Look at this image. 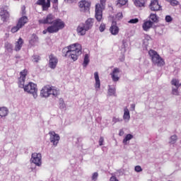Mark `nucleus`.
<instances>
[{
    "label": "nucleus",
    "mask_w": 181,
    "mask_h": 181,
    "mask_svg": "<svg viewBox=\"0 0 181 181\" xmlns=\"http://www.w3.org/2000/svg\"><path fill=\"white\" fill-rule=\"evenodd\" d=\"M81 45L78 43L71 44L62 49V56L71 59L73 62L78 60L79 56L83 53Z\"/></svg>",
    "instance_id": "f257e3e1"
},
{
    "label": "nucleus",
    "mask_w": 181,
    "mask_h": 181,
    "mask_svg": "<svg viewBox=\"0 0 181 181\" xmlns=\"http://www.w3.org/2000/svg\"><path fill=\"white\" fill-rule=\"evenodd\" d=\"M94 18H89L86 21L85 23H81L77 28L78 35L80 36H84L86 32L90 30L94 26Z\"/></svg>",
    "instance_id": "f03ea898"
},
{
    "label": "nucleus",
    "mask_w": 181,
    "mask_h": 181,
    "mask_svg": "<svg viewBox=\"0 0 181 181\" xmlns=\"http://www.w3.org/2000/svg\"><path fill=\"white\" fill-rule=\"evenodd\" d=\"M66 24H64V21L62 20H57L54 25H51L47 28V29L42 31L43 35H46V33H57L59 30H62L64 29Z\"/></svg>",
    "instance_id": "7ed1b4c3"
},
{
    "label": "nucleus",
    "mask_w": 181,
    "mask_h": 181,
    "mask_svg": "<svg viewBox=\"0 0 181 181\" xmlns=\"http://www.w3.org/2000/svg\"><path fill=\"white\" fill-rule=\"evenodd\" d=\"M148 54L149 57H151V60L152 63L155 66H157L158 67H162L165 64V59L158 54V52L153 50V49H150L148 51Z\"/></svg>",
    "instance_id": "20e7f679"
},
{
    "label": "nucleus",
    "mask_w": 181,
    "mask_h": 181,
    "mask_svg": "<svg viewBox=\"0 0 181 181\" xmlns=\"http://www.w3.org/2000/svg\"><path fill=\"white\" fill-rule=\"evenodd\" d=\"M105 2H107V0H100V4L95 5V17L98 22L103 21V9H104L105 6Z\"/></svg>",
    "instance_id": "39448f33"
},
{
    "label": "nucleus",
    "mask_w": 181,
    "mask_h": 181,
    "mask_svg": "<svg viewBox=\"0 0 181 181\" xmlns=\"http://www.w3.org/2000/svg\"><path fill=\"white\" fill-rule=\"evenodd\" d=\"M29 19L26 16H23L20 18L16 25L13 26L11 29V33H16L18 30H21L25 25L28 22Z\"/></svg>",
    "instance_id": "423d86ee"
},
{
    "label": "nucleus",
    "mask_w": 181,
    "mask_h": 181,
    "mask_svg": "<svg viewBox=\"0 0 181 181\" xmlns=\"http://www.w3.org/2000/svg\"><path fill=\"white\" fill-rule=\"evenodd\" d=\"M56 21H62L60 18H57L52 13L47 14L42 19L38 21L39 25H54Z\"/></svg>",
    "instance_id": "0eeeda50"
},
{
    "label": "nucleus",
    "mask_w": 181,
    "mask_h": 181,
    "mask_svg": "<svg viewBox=\"0 0 181 181\" xmlns=\"http://www.w3.org/2000/svg\"><path fill=\"white\" fill-rule=\"evenodd\" d=\"M24 91L32 94L34 98H37V85L30 82L28 84L25 85L24 87Z\"/></svg>",
    "instance_id": "6e6552de"
},
{
    "label": "nucleus",
    "mask_w": 181,
    "mask_h": 181,
    "mask_svg": "<svg viewBox=\"0 0 181 181\" xmlns=\"http://www.w3.org/2000/svg\"><path fill=\"white\" fill-rule=\"evenodd\" d=\"M78 6L81 12H90V8H91V2L86 0H81L78 2Z\"/></svg>",
    "instance_id": "1a4fd4ad"
},
{
    "label": "nucleus",
    "mask_w": 181,
    "mask_h": 181,
    "mask_svg": "<svg viewBox=\"0 0 181 181\" xmlns=\"http://www.w3.org/2000/svg\"><path fill=\"white\" fill-rule=\"evenodd\" d=\"M26 76H28V70L24 69L20 73V78H18V86L20 88L25 87V80H26Z\"/></svg>",
    "instance_id": "9d476101"
},
{
    "label": "nucleus",
    "mask_w": 181,
    "mask_h": 181,
    "mask_svg": "<svg viewBox=\"0 0 181 181\" xmlns=\"http://www.w3.org/2000/svg\"><path fill=\"white\" fill-rule=\"evenodd\" d=\"M49 135L50 142L53 144L54 146H57V144L60 141V136L54 132H49Z\"/></svg>",
    "instance_id": "9b49d317"
},
{
    "label": "nucleus",
    "mask_w": 181,
    "mask_h": 181,
    "mask_svg": "<svg viewBox=\"0 0 181 181\" xmlns=\"http://www.w3.org/2000/svg\"><path fill=\"white\" fill-rule=\"evenodd\" d=\"M31 161L36 165V166H40V165H42V154L37 153H33Z\"/></svg>",
    "instance_id": "f8f14e48"
},
{
    "label": "nucleus",
    "mask_w": 181,
    "mask_h": 181,
    "mask_svg": "<svg viewBox=\"0 0 181 181\" xmlns=\"http://www.w3.org/2000/svg\"><path fill=\"white\" fill-rule=\"evenodd\" d=\"M49 67L50 69H54L57 66V64L59 63V59L54 54H51L49 56Z\"/></svg>",
    "instance_id": "ddd939ff"
},
{
    "label": "nucleus",
    "mask_w": 181,
    "mask_h": 181,
    "mask_svg": "<svg viewBox=\"0 0 181 181\" xmlns=\"http://www.w3.org/2000/svg\"><path fill=\"white\" fill-rule=\"evenodd\" d=\"M40 95L41 97H44L45 98L50 97V95H52L51 86L49 85L44 86L40 91Z\"/></svg>",
    "instance_id": "4468645a"
},
{
    "label": "nucleus",
    "mask_w": 181,
    "mask_h": 181,
    "mask_svg": "<svg viewBox=\"0 0 181 181\" xmlns=\"http://www.w3.org/2000/svg\"><path fill=\"white\" fill-rule=\"evenodd\" d=\"M109 31L113 36H117V35L119 33V27H118V24L117 23L116 21L112 22Z\"/></svg>",
    "instance_id": "2eb2a0df"
},
{
    "label": "nucleus",
    "mask_w": 181,
    "mask_h": 181,
    "mask_svg": "<svg viewBox=\"0 0 181 181\" xmlns=\"http://www.w3.org/2000/svg\"><path fill=\"white\" fill-rule=\"evenodd\" d=\"M37 5H40L42 7V11H47L50 6V0H37Z\"/></svg>",
    "instance_id": "dca6fc26"
},
{
    "label": "nucleus",
    "mask_w": 181,
    "mask_h": 181,
    "mask_svg": "<svg viewBox=\"0 0 181 181\" xmlns=\"http://www.w3.org/2000/svg\"><path fill=\"white\" fill-rule=\"evenodd\" d=\"M119 72L120 71L118 68H115L112 73H110L112 81L117 82L119 81V76H118Z\"/></svg>",
    "instance_id": "f3484780"
},
{
    "label": "nucleus",
    "mask_w": 181,
    "mask_h": 181,
    "mask_svg": "<svg viewBox=\"0 0 181 181\" xmlns=\"http://www.w3.org/2000/svg\"><path fill=\"white\" fill-rule=\"evenodd\" d=\"M151 11H157L160 10V5L158 2V0H153L149 6Z\"/></svg>",
    "instance_id": "a211bd4d"
},
{
    "label": "nucleus",
    "mask_w": 181,
    "mask_h": 181,
    "mask_svg": "<svg viewBox=\"0 0 181 181\" xmlns=\"http://www.w3.org/2000/svg\"><path fill=\"white\" fill-rule=\"evenodd\" d=\"M0 16L1 18V21H3V22H6V21H8V19H9V12H8V11L6 10H1L0 11Z\"/></svg>",
    "instance_id": "6ab92c4d"
},
{
    "label": "nucleus",
    "mask_w": 181,
    "mask_h": 181,
    "mask_svg": "<svg viewBox=\"0 0 181 181\" xmlns=\"http://www.w3.org/2000/svg\"><path fill=\"white\" fill-rule=\"evenodd\" d=\"M152 26H153V22L151 21H146L143 23L142 28L144 30L148 32V30H149Z\"/></svg>",
    "instance_id": "aec40b11"
},
{
    "label": "nucleus",
    "mask_w": 181,
    "mask_h": 181,
    "mask_svg": "<svg viewBox=\"0 0 181 181\" xmlns=\"http://www.w3.org/2000/svg\"><path fill=\"white\" fill-rule=\"evenodd\" d=\"M22 46H23V39L22 37H19L17 42L15 44V50L16 52H19L21 49H22Z\"/></svg>",
    "instance_id": "412c9836"
},
{
    "label": "nucleus",
    "mask_w": 181,
    "mask_h": 181,
    "mask_svg": "<svg viewBox=\"0 0 181 181\" xmlns=\"http://www.w3.org/2000/svg\"><path fill=\"white\" fill-rule=\"evenodd\" d=\"M9 112V110L7 107H0V119L2 118H5L8 115Z\"/></svg>",
    "instance_id": "4be33fe9"
},
{
    "label": "nucleus",
    "mask_w": 181,
    "mask_h": 181,
    "mask_svg": "<svg viewBox=\"0 0 181 181\" xmlns=\"http://www.w3.org/2000/svg\"><path fill=\"white\" fill-rule=\"evenodd\" d=\"M51 95L54 97L60 95V90L56 86H51Z\"/></svg>",
    "instance_id": "5701e85b"
},
{
    "label": "nucleus",
    "mask_w": 181,
    "mask_h": 181,
    "mask_svg": "<svg viewBox=\"0 0 181 181\" xmlns=\"http://www.w3.org/2000/svg\"><path fill=\"white\" fill-rule=\"evenodd\" d=\"M94 76H95V88H100V76H98V72H95L94 73Z\"/></svg>",
    "instance_id": "b1692460"
},
{
    "label": "nucleus",
    "mask_w": 181,
    "mask_h": 181,
    "mask_svg": "<svg viewBox=\"0 0 181 181\" xmlns=\"http://www.w3.org/2000/svg\"><path fill=\"white\" fill-rule=\"evenodd\" d=\"M146 0H134V5L139 6V8H142L145 6V2Z\"/></svg>",
    "instance_id": "393cba45"
},
{
    "label": "nucleus",
    "mask_w": 181,
    "mask_h": 181,
    "mask_svg": "<svg viewBox=\"0 0 181 181\" xmlns=\"http://www.w3.org/2000/svg\"><path fill=\"white\" fill-rule=\"evenodd\" d=\"M37 40H39V37H37V35L36 34H33L32 38L30 40L29 43L32 46L35 45V43L37 42Z\"/></svg>",
    "instance_id": "a878e982"
},
{
    "label": "nucleus",
    "mask_w": 181,
    "mask_h": 181,
    "mask_svg": "<svg viewBox=\"0 0 181 181\" xmlns=\"http://www.w3.org/2000/svg\"><path fill=\"white\" fill-rule=\"evenodd\" d=\"M130 118L131 115H129V110H128V108L126 107L124 110L123 119L129 120Z\"/></svg>",
    "instance_id": "bb28decb"
},
{
    "label": "nucleus",
    "mask_w": 181,
    "mask_h": 181,
    "mask_svg": "<svg viewBox=\"0 0 181 181\" xmlns=\"http://www.w3.org/2000/svg\"><path fill=\"white\" fill-rule=\"evenodd\" d=\"M88 63H90V55H88V54H86L84 56L83 63V67L88 66Z\"/></svg>",
    "instance_id": "cd10ccee"
},
{
    "label": "nucleus",
    "mask_w": 181,
    "mask_h": 181,
    "mask_svg": "<svg viewBox=\"0 0 181 181\" xmlns=\"http://www.w3.org/2000/svg\"><path fill=\"white\" fill-rule=\"evenodd\" d=\"M132 138H134V136L132 134H127L125 138L123 139L124 145H127V142H128V141H131V139H132Z\"/></svg>",
    "instance_id": "c85d7f7f"
},
{
    "label": "nucleus",
    "mask_w": 181,
    "mask_h": 181,
    "mask_svg": "<svg viewBox=\"0 0 181 181\" xmlns=\"http://www.w3.org/2000/svg\"><path fill=\"white\" fill-rule=\"evenodd\" d=\"M4 47L6 50H8L10 53H12L13 49V46L12 44L9 43V42H6L4 45Z\"/></svg>",
    "instance_id": "c756f323"
},
{
    "label": "nucleus",
    "mask_w": 181,
    "mask_h": 181,
    "mask_svg": "<svg viewBox=\"0 0 181 181\" xmlns=\"http://www.w3.org/2000/svg\"><path fill=\"white\" fill-rule=\"evenodd\" d=\"M149 18L153 23H156V22H158V16H156V14L151 13Z\"/></svg>",
    "instance_id": "7c9ffc66"
},
{
    "label": "nucleus",
    "mask_w": 181,
    "mask_h": 181,
    "mask_svg": "<svg viewBox=\"0 0 181 181\" xmlns=\"http://www.w3.org/2000/svg\"><path fill=\"white\" fill-rule=\"evenodd\" d=\"M167 2H169L172 6H177L179 5V1L177 0H165Z\"/></svg>",
    "instance_id": "2f4dec72"
},
{
    "label": "nucleus",
    "mask_w": 181,
    "mask_h": 181,
    "mask_svg": "<svg viewBox=\"0 0 181 181\" xmlns=\"http://www.w3.org/2000/svg\"><path fill=\"white\" fill-rule=\"evenodd\" d=\"M171 84L172 86H175L176 88H179V87H180V85L179 84V80L175 78L172 80Z\"/></svg>",
    "instance_id": "473e14b6"
},
{
    "label": "nucleus",
    "mask_w": 181,
    "mask_h": 181,
    "mask_svg": "<svg viewBox=\"0 0 181 181\" xmlns=\"http://www.w3.org/2000/svg\"><path fill=\"white\" fill-rule=\"evenodd\" d=\"M39 60H40V57L39 55L33 56V62H34V63H38Z\"/></svg>",
    "instance_id": "72a5a7b5"
},
{
    "label": "nucleus",
    "mask_w": 181,
    "mask_h": 181,
    "mask_svg": "<svg viewBox=\"0 0 181 181\" xmlns=\"http://www.w3.org/2000/svg\"><path fill=\"white\" fill-rule=\"evenodd\" d=\"M128 3V0H118L119 5H121V6H124V5H127Z\"/></svg>",
    "instance_id": "f704fd0d"
},
{
    "label": "nucleus",
    "mask_w": 181,
    "mask_h": 181,
    "mask_svg": "<svg viewBox=\"0 0 181 181\" xmlns=\"http://www.w3.org/2000/svg\"><path fill=\"white\" fill-rule=\"evenodd\" d=\"M105 24L104 23H102L99 27L100 32H104V30H105Z\"/></svg>",
    "instance_id": "c9c22d12"
},
{
    "label": "nucleus",
    "mask_w": 181,
    "mask_h": 181,
    "mask_svg": "<svg viewBox=\"0 0 181 181\" xmlns=\"http://www.w3.org/2000/svg\"><path fill=\"white\" fill-rule=\"evenodd\" d=\"M139 22V19L132 18L129 21V23H138Z\"/></svg>",
    "instance_id": "e433bc0d"
},
{
    "label": "nucleus",
    "mask_w": 181,
    "mask_h": 181,
    "mask_svg": "<svg viewBox=\"0 0 181 181\" xmlns=\"http://www.w3.org/2000/svg\"><path fill=\"white\" fill-rule=\"evenodd\" d=\"M104 145V137L100 136L99 139V146H103Z\"/></svg>",
    "instance_id": "4c0bfd02"
},
{
    "label": "nucleus",
    "mask_w": 181,
    "mask_h": 181,
    "mask_svg": "<svg viewBox=\"0 0 181 181\" xmlns=\"http://www.w3.org/2000/svg\"><path fill=\"white\" fill-rule=\"evenodd\" d=\"M98 177V173H94L92 175V180H97V178Z\"/></svg>",
    "instance_id": "58836bf2"
},
{
    "label": "nucleus",
    "mask_w": 181,
    "mask_h": 181,
    "mask_svg": "<svg viewBox=\"0 0 181 181\" xmlns=\"http://www.w3.org/2000/svg\"><path fill=\"white\" fill-rule=\"evenodd\" d=\"M121 121H122V119H119V118H117V117L112 118V122H114L115 124H117V122H121Z\"/></svg>",
    "instance_id": "ea45409f"
},
{
    "label": "nucleus",
    "mask_w": 181,
    "mask_h": 181,
    "mask_svg": "<svg viewBox=\"0 0 181 181\" xmlns=\"http://www.w3.org/2000/svg\"><path fill=\"white\" fill-rule=\"evenodd\" d=\"M170 139H171L170 142L173 144L177 139V136L173 135L170 137Z\"/></svg>",
    "instance_id": "a19ab883"
},
{
    "label": "nucleus",
    "mask_w": 181,
    "mask_h": 181,
    "mask_svg": "<svg viewBox=\"0 0 181 181\" xmlns=\"http://www.w3.org/2000/svg\"><path fill=\"white\" fill-rule=\"evenodd\" d=\"M134 170L136 172H142V168H141L139 165H136L134 168Z\"/></svg>",
    "instance_id": "79ce46f5"
},
{
    "label": "nucleus",
    "mask_w": 181,
    "mask_h": 181,
    "mask_svg": "<svg viewBox=\"0 0 181 181\" xmlns=\"http://www.w3.org/2000/svg\"><path fill=\"white\" fill-rule=\"evenodd\" d=\"M177 88L173 89V95H179V91L177 90Z\"/></svg>",
    "instance_id": "37998d69"
},
{
    "label": "nucleus",
    "mask_w": 181,
    "mask_h": 181,
    "mask_svg": "<svg viewBox=\"0 0 181 181\" xmlns=\"http://www.w3.org/2000/svg\"><path fill=\"white\" fill-rule=\"evenodd\" d=\"M165 21L166 22H172V17L170 16H165Z\"/></svg>",
    "instance_id": "c03bdc74"
},
{
    "label": "nucleus",
    "mask_w": 181,
    "mask_h": 181,
    "mask_svg": "<svg viewBox=\"0 0 181 181\" xmlns=\"http://www.w3.org/2000/svg\"><path fill=\"white\" fill-rule=\"evenodd\" d=\"M21 15H26V7L23 6L22 7V12H21Z\"/></svg>",
    "instance_id": "a18cd8bd"
},
{
    "label": "nucleus",
    "mask_w": 181,
    "mask_h": 181,
    "mask_svg": "<svg viewBox=\"0 0 181 181\" xmlns=\"http://www.w3.org/2000/svg\"><path fill=\"white\" fill-rule=\"evenodd\" d=\"M109 94L110 95H114V94H115V90L112 88L109 89Z\"/></svg>",
    "instance_id": "49530a36"
},
{
    "label": "nucleus",
    "mask_w": 181,
    "mask_h": 181,
    "mask_svg": "<svg viewBox=\"0 0 181 181\" xmlns=\"http://www.w3.org/2000/svg\"><path fill=\"white\" fill-rule=\"evenodd\" d=\"M110 181H119V180L117 178V177L113 175L110 177Z\"/></svg>",
    "instance_id": "de8ad7c7"
},
{
    "label": "nucleus",
    "mask_w": 181,
    "mask_h": 181,
    "mask_svg": "<svg viewBox=\"0 0 181 181\" xmlns=\"http://www.w3.org/2000/svg\"><path fill=\"white\" fill-rule=\"evenodd\" d=\"M131 109L132 110V111H135V104L131 105Z\"/></svg>",
    "instance_id": "09e8293b"
},
{
    "label": "nucleus",
    "mask_w": 181,
    "mask_h": 181,
    "mask_svg": "<svg viewBox=\"0 0 181 181\" xmlns=\"http://www.w3.org/2000/svg\"><path fill=\"white\" fill-rule=\"evenodd\" d=\"M119 136H122V135H124V131L120 130L119 132Z\"/></svg>",
    "instance_id": "8fccbe9b"
},
{
    "label": "nucleus",
    "mask_w": 181,
    "mask_h": 181,
    "mask_svg": "<svg viewBox=\"0 0 181 181\" xmlns=\"http://www.w3.org/2000/svg\"><path fill=\"white\" fill-rule=\"evenodd\" d=\"M52 4H57L59 2V0H52Z\"/></svg>",
    "instance_id": "3c124183"
},
{
    "label": "nucleus",
    "mask_w": 181,
    "mask_h": 181,
    "mask_svg": "<svg viewBox=\"0 0 181 181\" xmlns=\"http://www.w3.org/2000/svg\"><path fill=\"white\" fill-rule=\"evenodd\" d=\"M117 16H119V18H122V13H117Z\"/></svg>",
    "instance_id": "603ef678"
},
{
    "label": "nucleus",
    "mask_w": 181,
    "mask_h": 181,
    "mask_svg": "<svg viewBox=\"0 0 181 181\" xmlns=\"http://www.w3.org/2000/svg\"><path fill=\"white\" fill-rule=\"evenodd\" d=\"M65 2H69V1H74V0H64Z\"/></svg>",
    "instance_id": "864d4df0"
},
{
    "label": "nucleus",
    "mask_w": 181,
    "mask_h": 181,
    "mask_svg": "<svg viewBox=\"0 0 181 181\" xmlns=\"http://www.w3.org/2000/svg\"><path fill=\"white\" fill-rule=\"evenodd\" d=\"M124 43H125V41H123V45H124Z\"/></svg>",
    "instance_id": "5fc2aeb1"
}]
</instances>
